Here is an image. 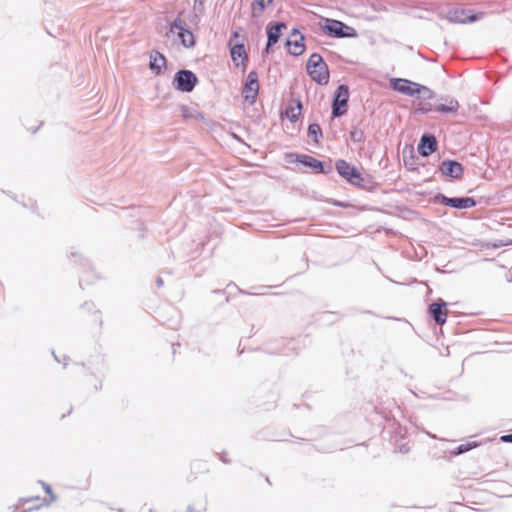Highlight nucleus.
I'll list each match as a JSON object with an SVG mask.
<instances>
[{"instance_id":"nucleus-1","label":"nucleus","mask_w":512,"mask_h":512,"mask_svg":"<svg viewBox=\"0 0 512 512\" xmlns=\"http://www.w3.org/2000/svg\"><path fill=\"white\" fill-rule=\"evenodd\" d=\"M335 170L351 186L369 192L375 191L378 187V183L373 181L371 175H364L355 165L345 159H337L335 161Z\"/></svg>"},{"instance_id":"nucleus-2","label":"nucleus","mask_w":512,"mask_h":512,"mask_svg":"<svg viewBox=\"0 0 512 512\" xmlns=\"http://www.w3.org/2000/svg\"><path fill=\"white\" fill-rule=\"evenodd\" d=\"M285 159L289 163H297L304 167L312 169L317 174L328 175L333 171L331 160L325 162L307 154H299L288 152L285 154Z\"/></svg>"},{"instance_id":"nucleus-3","label":"nucleus","mask_w":512,"mask_h":512,"mask_svg":"<svg viewBox=\"0 0 512 512\" xmlns=\"http://www.w3.org/2000/svg\"><path fill=\"white\" fill-rule=\"evenodd\" d=\"M319 25L323 33L332 38H356L358 36L355 28L337 19L323 17Z\"/></svg>"},{"instance_id":"nucleus-4","label":"nucleus","mask_w":512,"mask_h":512,"mask_svg":"<svg viewBox=\"0 0 512 512\" xmlns=\"http://www.w3.org/2000/svg\"><path fill=\"white\" fill-rule=\"evenodd\" d=\"M306 70L309 77L318 85H327L330 79L329 69L323 57L314 52L306 63Z\"/></svg>"},{"instance_id":"nucleus-5","label":"nucleus","mask_w":512,"mask_h":512,"mask_svg":"<svg viewBox=\"0 0 512 512\" xmlns=\"http://www.w3.org/2000/svg\"><path fill=\"white\" fill-rule=\"evenodd\" d=\"M349 87L340 84L334 91L331 102V116L333 119L342 117L347 113L349 102Z\"/></svg>"},{"instance_id":"nucleus-6","label":"nucleus","mask_w":512,"mask_h":512,"mask_svg":"<svg viewBox=\"0 0 512 512\" xmlns=\"http://www.w3.org/2000/svg\"><path fill=\"white\" fill-rule=\"evenodd\" d=\"M199 80L197 75L188 69L178 70L172 79V86L182 93H190L194 90Z\"/></svg>"},{"instance_id":"nucleus-7","label":"nucleus","mask_w":512,"mask_h":512,"mask_svg":"<svg viewBox=\"0 0 512 512\" xmlns=\"http://www.w3.org/2000/svg\"><path fill=\"white\" fill-rule=\"evenodd\" d=\"M433 202L458 210L470 209L477 205V201L473 197H448L443 193L435 194Z\"/></svg>"},{"instance_id":"nucleus-8","label":"nucleus","mask_w":512,"mask_h":512,"mask_svg":"<svg viewBox=\"0 0 512 512\" xmlns=\"http://www.w3.org/2000/svg\"><path fill=\"white\" fill-rule=\"evenodd\" d=\"M483 15V12H476L472 9H453L449 10L445 19L450 23L468 24L479 21L482 19Z\"/></svg>"},{"instance_id":"nucleus-9","label":"nucleus","mask_w":512,"mask_h":512,"mask_svg":"<svg viewBox=\"0 0 512 512\" xmlns=\"http://www.w3.org/2000/svg\"><path fill=\"white\" fill-rule=\"evenodd\" d=\"M177 30V35L180 39L181 44L186 48L194 47L196 44V38L193 32L187 29L178 15L171 23L169 32L174 33Z\"/></svg>"},{"instance_id":"nucleus-10","label":"nucleus","mask_w":512,"mask_h":512,"mask_svg":"<svg viewBox=\"0 0 512 512\" xmlns=\"http://www.w3.org/2000/svg\"><path fill=\"white\" fill-rule=\"evenodd\" d=\"M259 91V78L258 73L252 70L248 73L242 87V94L249 104H254L257 99Z\"/></svg>"},{"instance_id":"nucleus-11","label":"nucleus","mask_w":512,"mask_h":512,"mask_svg":"<svg viewBox=\"0 0 512 512\" xmlns=\"http://www.w3.org/2000/svg\"><path fill=\"white\" fill-rule=\"evenodd\" d=\"M429 317L439 326H443L447 321V302L441 298L434 300L428 305Z\"/></svg>"},{"instance_id":"nucleus-12","label":"nucleus","mask_w":512,"mask_h":512,"mask_svg":"<svg viewBox=\"0 0 512 512\" xmlns=\"http://www.w3.org/2000/svg\"><path fill=\"white\" fill-rule=\"evenodd\" d=\"M439 172L446 177L454 180H459L463 177L464 167L457 160L444 159L438 165Z\"/></svg>"},{"instance_id":"nucleus-13","label":"nucleus","mask_w":512,"mask_h":512,"mask_svg":"<svg viewBox=\"0 0 512 512\" xmlns=\"http://www.w3.org/2000/svg\"><path fill=\"white\" fill-rule=\"evenodd\" d=\"M419 83L405 78H392L390 87L392 90L409 97H415L418 94Z\"/></svg>"},{"instance_id":"nucleus-14","label":"nucleus","mask_w":512,"mask_h":512,"mask_svg":"<svg viewBox=\"0 0 512 512\" xmlns=\"http://www.w3.org/2000/svg\"><path fill=\"white\" fill-rule=\"evenodd\" d=\"M438 148V142L434 134L426 132L420 137L417 150L422 157H428Z\"/></svg>"},{"instance_id":"nucleus-15","label":"nucleus","mask_w":512,"mask_h":512,"mask_svg":"<svg viewBox=\"0 0 512 512\" xmlns=\"http://www.w3.org/2000/svg\"><path fill=\"white\" fill-rule=\"evenodd\" d=\"M230 55L232 61L235 63L236 67L242 66V70L246 69V65L248 62V55L245 50V45L243 42H237L233 45L230 44Z\"/></svg>"},{"instance_id":"nucleus-16","label":"nucleus","mask_w":512,"mask_h":512,"mask_svg":"<svg viewBox=\"0 0 512 512\" xmlns=\"http://www.w3.org/2000/svg\"><path fill=\"white\" fill-rule=\"evenodd\" d=\"M441 100L444 101V103H439L437 105L434 106V111L435 112H439L441 114H455L457 113L459 107H460V104L458 102V100H456L455 98L449 96V95H446V96H441L440 98Z\"/></svg>"},{"instance_id":"nucleus-17","label":"nucleus","mask_w":512,"mask_h":512,"mask_svg":"<svg viewBox=\"0 0 512 512\" xmlns=\"http://www.w3.org/2000/svg\"><path fill=\"white\" fill-rule=\"evenodd\" d=\"M167 67V59L163 53L152 50L149 57V68L156 74H161Z\"/></svg>"},{"instance_id":"nucleus-18","label":"nucleus","mask_w":512,"mask_h":512,"mask_svg":"<svg viewBox=\"0 0 512 512\" xmlns=\"http://www.w3.org/2000/svg\"><path fill=\"white\" fill-rule=\"evenodd\" d=\"M287 25L283 21L271 22L266 28L267 41L277 44L282 35V30L286 29Z\"/></svg>"},{"instance_id":"nucleus-19","label":"nucleus","mask_w":512,"mask_h":512,"mask_svg":"<svg viewBox=\"0 0 512 512\" xmlns=\"http://www.w3.org/2000/svg\"><path fill=\"white\" fill-rule=\"evenodd\" d=\"M304 35L300 34L299 39L291 40L288 38L285 42V46L287 47L288 53L293 56H300L303 54L305 50L304 45Z\"/></svg>"},{"instance_id":"nucleus-20","label":"nucleus","mask_w":512,"mask_h":512,"mask_svg":"<svg viewBox=\"0 0 512 512\" xmlns=\"http://www.w3.org/2000/svg\"><path fill=\"white\" fill-rule=\"evenodd\" d=\"M344 315L337 311H324L318 315L317 320L323 324L331 325L338 322Z\"/></svg>"},{"instance_id":"nucleus-21","label":"nucleus","mask_w":512,"mask_h":512,"mask_svg":"<svg viewBox=\"0 0 512 512\" xmlns=\"http://www.w3.org/2000/svg\"><path fill=\"white\" fill-rule=\"evenodd\" d=\"M273 2L274 0H253L251 3V17L259 18L265 11L266 7Z\"/></svg>"},{"instance_id":"nucleus-22","label":"nucleus","mask_w":512,"mask_h":512,"mask_svg":"<svg viewBox=\"0 0 512 512\" xmlns=\"http://www.w3.org/2000/svg\"><path fill=\"white\" fill-rule=\"evenodd\" d=\"M307 136L313 140L315 144H319L323 139L322 128L318 123H311L307 128Z\"/></svg>"},{"instance_id":"nucleus-23","label":"nucleus","mask_w":512,"mask_h":512,"mask_svg":"<svg viewBox=\"0 0 512 512\" xmlns=\"http://www.w3.org/2000/svg\"><path fill=\"white\" fill-rule=\"evenodd\" d=\"M302 108V102L298 99L296 100V107L289 106L286 108L285 115L292 123H295L301 115Z\"/></svg>"},{"instance_id":"nucleus-24","label":"nucleus","mask_w":512,"mask_h":512,"mask_svg":"<svg viewBox=\"0 0 512 512\" xmlns=\"http://www.w3.org/2000/svg\"><path fill=\"white\" fill-rule=\"evenodd\" d=\"M231 288L235 289L240 294H249L247 291L240 289L233 282L228 283L227 286H226V289H223V290L222 289H215V290H213V293L224 296L223 303H227L229 301V298H230V292H228L227 290H229Z\"/></svg>"},{"instance_id":"nucleus-25","label":"nucleus","mask_w":512,"mask_h":512,"mask_svg":"<svg viewBox=\"0 0 512 512\" xmlns=\"http://www.w3.org/2000/svg\"><path fill=\"white\" fill-rule=\"evenodd\" d=\"M480 444L476 441H470L464 444L458 445L453 451H451V454L453 456H459L462 455L474 448H477Z\"/></svg>"},{"instance_id":"nucleus-26","label":"nucleus","mask_w":512,"mask_h":512,"mask_svg":"<svg viewBox=\"0 0 512 512\" xmlns=\"http://www.w3.org/2000/svg\"><path fill=\"white\" fill-rule=\"evenodd\" d=\"M418 87V94L416 96H418L419 98L423 99V100H431L433 98H435V92L430 89L429 87L425 86V85H422V84H419Z\"/></svg>"},{"instance_id":"nucleus-27","label":"nucleus","mask_w":512,"mask_h":512,"mask_svg":"<svg viewBox=\"0 0 512 512\" xmlns=\"http://www.w3.org/2000/svg\"><path fill=\"white\" fill-rule=\"evenodd\" d=\"M434 111V106L428 102H419L415 107V113L427 115Z\"/></svg>"},{"instance_id":"nucleus-28","label":"nucleus","mask_w":512,"mask_h":512,"mask_svg":"<svg viewBox=\"0 0 512 512\" xmlns=\"http://www.w3.org/2000/svg\"><path fill=\"white\" fill-rule=\"evenodd\" d=\"M350 139L354 143H362L364 141V131L360 128L354 127L350 131Z\"/></svg>"},{"instance_id":"nucleus-29","label":"nucleus","mask_w":512,"mask_h":512,"mask_svg":"<svg viewBox=\"0 0 512 512\" xmlns=\"http://www.w3.org/2000/svg\"><path fill=\"white\" fill-rule=\"evenodd\" d=\"M71 256L72 257H76L77 259L75 260L76 262H79V264L81 266H83L84 268H87L89 271H92V265L90 263V261L84 257H81L79 256L76 252H71Z\"/></svg>"},{"instance_id":"nucleus-30","label":"nucleus","mask_w":512,"mask_h":512,"mask_svg":"<svg viewBox=\"0 0 512 512\" xmlns=\"http://www.w3.org/2000/svg\"><path fill=\"white\" fill-rule=\"evenodd\" d=\"M404 165L410 171L417 170V167L415 166V156L413 153H411L409 158H404Z\"/></svg>"},{"instance_id":"nucleus-31","label":"nucleus","mask_w":512,"mask_h":512,"mask_svg":"<svg viewBox=\"0 0 512 512\" xmlns=\"http://www.w3.org/2000/svg\"><path fill=\"white\" fill-rule=\"evenodd\" d=\"M39 483L42 485L45 493L50 496L49 503L55 501L56 496L53 493L52 487L49 484L45 483L44 481H39Z\"/></svg>"},{"instance_id":"nucleus-32","label":"nucleus","mask_w":512,"mask_h":512,"mask_svg":"<svg viewBox=\"0 0 512 512\" xmlns=\"http://www.w3.org/2000/svg\"><path fill=\"white\" fill-rule=\"evenodd\" d=\"M194 11L196 12V16L203 14V12H204V1L203 0H194Z\"/></svg>"},{"instance_id":"nucleus-33","label":"nucleus","mask_w":512,"mask_h":512,"mask_svg":"<svg viewBox=\"0 0 512 512\" xmlns=\"http://www.w3.org/2000/svg\"><path fill=\"white\" fill-rule=\"evenodd\" d=\"M274 45L275 44L267 41L265 48L262 50V55H268L273 50Z\"/></svg>"},{"instance_id":"nucleus-34","label":"nucleus","mask_w":512,"mask_h":512,"mask_svg":"<svg viewBox=\"0 0 512 512\" xmlns=\"http://www.w3.org/2000/svg\"><path fill=\"white\" fill-rule=\"evenodd\" d=\"M500 441L503 443H512V433L502 435Z\"/></svg>"},{"instance_id":"nucleus-35","label":"nucleus","mask_w":512,"mask_h":512,"mask_svg":"<svg viewBox=\"0 0 512 512\" xmlns=\"http://www.w3.org/2000/svg\"><path fill=\"white\" fill-rule=\"evenodd\" d=\"M206 511V502L200 507L198 511H196L193 506L189 505L186 509V512H204Z\"/></svg>"},{"instance_id":"nucleus-36","label":"nucleus","mask_w":512,"mask_h":512,"mask_svg":"<svg viewBox=\"0 0 512 512\" xmlns=\"http://www.w3.org/2000/svg\"><path fill=\"white\" fill-rule=\"evenodd\" d=\"M332 205L336 206V207H341V208H346L348 207V203L346 202H342V201H339V200H333L332 201Z\"/></svg>"},{"instance_id":"nucleus-37","label":"nucleus","mask_w":512,"mask_h":512,"mask_svg":"<svg viewBox=\"0 0 512 512\" xmlns=\"http://www.w3.org/2000/svg\"><path fill=\"white\" fill-rule=\"evenodd\" d=\"M397 449L400 453H403V454L409 452V447L407 444L400 445Z\"/></svg>"},{"instance_id":"nucleus-38","label":"nucleus","mask_w":512,"mask_h":512,"mask_svg":"<svg viewBox=\"0 0 512 512\" xmlns=\"http://www.w3.org/2000/svg\"><path fill=\"white\" fill-rule=\"evenodd\" d=\"M163 285H164V281H163L162 277H161V276H158V277L156 278V286H157L158 288H161V287H163Z\"/></svg>"},{"instance_id":"nucleus-39","label":"nucleus","mask_w":512,"mask_h":512,"mask_svg":"<svg viewBox=\"0 0 512 512\" xmlns=\"http://www.w3.org/2000/svg\"><path fill=\"white\" fill-rule=\"evenodd\" d=\"M84 283L89 284L90 283L89 279L85 278L84 276H81L80 279H79L80 286L82 287Z\"/></svg>"},{"instance_id":"nucleus-40","label":"nucleus","mask_w":512,"mask_h":512,"mask_svg":"<svg viewBox=\"0 0 512 512\" xmlns=\"http://www.w3.org/2000/svg\"><path fill=\"white\" fill-rule=\"evenodd\" d=\"M221 460H222V462H223V463H225V464L230 463V460L227 458V455H226V453H225V452H223V453H222V455H221Z\"/></svg>"},{"instance_id":"nucleus-41","label":"nucleus","mask_w":512,"mask_h":512,"mask_svg":"<svg viewBox=\"0 0 512 512\" xmlns=\"http://www.w3.org/2000/svg\"><path fill=\"white\" fill-rule=\"evenodd\" d=\"M238 37H239V32H238V31H233V32L231 33V38H230V41H229V42H231V41H232V39H236V38H238Z\"/></svg>"},{"instance_id":"nucleus-42","label":"nucleus","mask_w":512,"mask_h":512,"mask_svg":"<svg viewBox=\"0 0 512 512\" xmlns=\"http://www.w3.org/2000/svg\"><path fill=\"white\" fill-rule=\"evenodd\" d=\"M93 306H94L93 303H87V302L82 305L83 308H87L88 310H90Z\"/></svg>"},{"instance_id":"nucleus-43","label":"nucleus","mask_w":512,"mask_h":512,"mask_svg":"<svg viewBox=\"0 0 512 512\" xmlns=\"http://www.w3.org/2000/svg\"><path fill=\"white\" fill-rule=\"evenodd\" d=\"M298 34L300 35L299 30H298L297 28H293V29L291 30V36H296V35H298Z\"/></svg>"},{"instance_id":"nucleus-44","label":"nucleus","mask_w":512,"mask_h":512,"mask_svg":"<svg viewBox=\"0 0 512 512\" xmlns=\"http://www.w3.org/2000/svg\"><path fill=\"white\" fill-rule=\"evenodd\" d=\"M42 124H43V122H41V123H40V125H39L38 127H36V128L32 131V133H33V134H34V133H36Z\"/></svg>"},{"instance_id":"nucleus-45","label":"nucleus","mask_w":512,"mask_h":512,"mask_svg":"<svg viewBox=\"0 0 512 512\" xmlns=\"http://www.w3.org/2000/svg\"><path fill=\"white\" fill-rule=\"evenodd\" d=\"M363 313H364V314H373V312H372V311H370V310H365V311H363Z\"/></svg>"},{"instance_id":"nucleus-46","label":"nucleus","mask_w":512,"mask_h":512,"mask_svg":"<svg viewBox=\"0 0 512 512\" xmlns=\"http://www.w3.org/2000/svg\"><path fill=\"white\" fill-rule=\"evenodd\" d=\"M52 354H53V356H54L55 360H56L57 362H59V363H60V360H59V359H58V357L55 355V353H54V352H52Z\"/></svg>"},{"instance_id":"nucleus-47","label":"nucleus","mask_w":512,"mask_h":512,"mask_svg":"<svg viewBox=\"0 0 512 512\" xmlns=\"http://www.w3.org/2000/svg\"><path fill=\"white\" fill-rule=\"evenodd\" d=\"M172 348H173V353H175L176 352L175 344H172Z\"/></svg>"},{"instance_id":"nucleus-48","label":"nucleus","mask_w":512,"mask_h":512,"mask_svg":"<svg viewBox=\"0 0 512 512\" xmlns=\"http://www.w3.org/2000/svg\"><path fill=\"white\" fill-rule=\"evenodd\" d=\"M172 311H174L175 313H177V311L175 310V308L171 307L170 308Z\"/></svg>"}]
</instances>
